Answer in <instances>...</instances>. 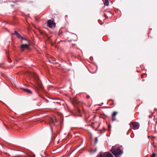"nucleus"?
Instances as JSON below:
<instances>
[{"label": "nucleus", "instance_id": "f257e3e1", "mask_svg": "<svg viewBox=\"0 0 157 157\" xmlns=\"http://www.w3.org/2000/svg\"><path fill=\"white\" fill-rule=\"evenodd\" d=\"M111 151L116 157H120L123 153V151L119 148H116L114 146L112 147Z\"/></svg>", "mask_w": 157, "mask_h": 157}, {"label": "nucleus", "instance_id": "f03ea898", "mask_svg": "<svg viewBox=\"0 0 157 157\" xmlns=\"http://www.w3.org/2000/svg\"><path fill=\"white\" fill-rule=\"evenodd\" d=\"M32 76L36 83V86H37V85L40 88H42V85L41 82L37 75L35 73H33Z\"/></svg>", "mask_w": 157, "mask_h": 157}, {"label": "nucleus", "instance_id": "7ed1b4c3", "mask_svg": "<svg viewBox=\"0 0 157 157\" xmlns=\"http://www.w3.org/2000/svg\"><path fill=\"white\" fill-rule=\"evenodd\" d=\"M96 157H114V156L110 152H100Z\"/></svg>", "mask_w": 157, "mask_h": 157}, {"label": "nucleus", "instance_id": "20e7f679", "mask_svg": "<svg viewBox=\"0 0 157 157\" xmlns=\"http://www.w3.org/2000/svg\"><path fill=\"white\" fill-rule=\"evenodd\" d=\"M139 123L136 121H133L131 122L130 125V127L134 130L138 129L140 127Z\"/></svg>", "mask_w": 157, "mask_h": 157}, {"label": "nucleus", "instance_id": "39448f33", "mask_svg": "<svg viewBox=\"0 0 157 157\" xmlns=\"http://www.w3.org/2000/svg\"><path fill=\"white\" fill-rule=\"evenodd\" d=\"M47 26L48 27L51 28L53 27H55L56 26V23L51 20H48L47 21Z\"/></svg>", "mask_w": 157, "mask_h": 157}, {"label": "nucleus", "instance_id": "423d86ee", "mask_svg": "<svg viewBox=\"0 0 157 157\" xmlns=\"http://www.w3.org/2000/svg\"><path fill=\"white\" fill-rule=\"evenodd\" d=\"M90 123L92 124V125L93 126V127H98L100 126V123L95 121H94V119L90 120Z\"/></svg>", "mask_w": 157, "mask_h": 157}, {"label": "nucleus", "instance_id": "0eeeda50", "mask_svg": "<svg viewBox=\"0 0 157 157\" xmlns=\"http://www.w3.org/2000/svg\"><path fill=\"white\" fill-rule=\"evenodd\" d=\"M29 48V46L26 44H21L20 46L21 52H23L26 48Z\"/></svg>", "mask_w": 157, "mask_h": 157}, {"label": "nucleus", "instance_id": "6e6552de", "mask_svg": "<svg viewBox=\"0 0 157 157\" xmlns=\"http://www.w3.org/2000/svg\"><path fill=\"white\" fill-rule=\"evenodd\" d=\"M55 121L57 122V120L56 119V118H50L49 123L50 125L51 126V124H53L55 125Z\"/></svg>", "mask_w": 157, "mask_h": 157}, {"label": "nucleus", "instance_id": "1a4fd4ad", "mask_svg": "<svg viewBox=\"0 0 157 157\" xmlns=\"http://www.w3.org/2000/svg\"><path fill=\"white\" fill-rule=\"evenodd\" d=\"M150 114L149 116V118H152V117H156L157 118V114H156V115H155V113H149Z\"/></svg>", "mask_w": 157, "mask_h": 157}, {"label": "nucleus", "instance_id": "9d476101", "mask_svg": "<svg viewBox=\"0 0 157 157\" xmlns=\"http://www.w3.org/2000/svg\"><path fill=\"white\" fill-rule=\"evenodd\" d=\"M22 90L25 91L27 93H29L30 94H32V92L31 91V90H30L27 89L23 88L22 89Z\"/></svg>", "mask_w": 157, "mask_h": 157}, {"label": "nucleus", "instance_id": "9b49d317", "mask_svg": "<svg viewBox=\"0 0 157 157\" xmlns=\"http://www.w3.org/2000/svg\"><path fill=\"white\" fill-rule=\"evenodd\" d=\"M13 35H16L19 38H21L22 37L20 34L18 33L16 31H14V33H13Z\"/></svg>", "mask_w": 157, "mask_h": 157}, {"label": "nucleus", "instance_id": "f8f14e48", "mask_svg": "<svg viewBox=\"0 0 157 157\" xmlns=\"http://www.w3.org/2000/svg\"><path fill=\"white\" fill-rule=\"evenodd\" d=\"M118 113V112L116 111L114 112L112 115V118H113L114 117H115L117 115V114Z\"/></svg>", "mask_w": 157, "mask_h": 157}, {"label": "nucleus", "instance_id": "ddd939ff", "mask_svg": "<svg viewBox=\"0 0 157 157\" xmlns=\"http://www.w3.org/2000/svg\"><path fill=\"white\" fill-rule=\"evenodd\" d=\"M21 153H22L23 154H19V155H17L16 156H13V157H20L21 156H23L24 155V154H25L24 152H21Z\"/></svg>", "mask_w": 157, "mask_h": 157}, {"label": "nucleus", "instance_id": "4468645a", "mask_svg": "<svg viewBox=\"0 0 157 157\" xmlns=\"http://www.w3.org/2000/svg\"><path fill=\"white\" fill-rule=\"evenodd\" d=\"M104 4L105 6H108L109 4V2L108 0H105L104 2Z\"/></svg>", "mask_w": 157, "mask_h": 157}, {"label": "nucleus", "instance_id": "2eb2a0df", "mask_svg": "<svg viewBox=\"0 0 157 157\" xmlns=\"http://www.w3.org/2000/svg\"><path fill=\"white\" fill-rule=\"evenodd\" d=\"M78 102V101H75L74 100L72 102V103L74 106H76V104H77Z\"/></svg>", "mask_w": 157, "mask_h": 157}, {"label": "nucleus", "instance_id": "dca6fc26", "mask_svg": "<svg viewBox=\"0 0 157 157\" xmlns=\"http://www.w3.org/2000/svg\"><path fill=\"white\" fill-rule=\"evenodd\" d=\"M29 157H35V155L33 153H30L29 154Z\"/></svg>", "mask_w": 157, "mask_h": 157}, {"label": "nucleus", "instance_id": "f3484780", "mask_svg": "<svg viewBox=\"0 0 157 157\" xmlns=\"http://www.w3.org/2000/svg\"><path fill=\"white\" fill-rule=\"evenodd\" d=\"M58 115L59 116V118H61V117H63V115L62 113H57Z\"/></svg>", "mask_w": 157, "mask_h": 157}, {"label": "nucleus", "instance_id": "a211bd4d", "mask_svg": "<svg viewBox=\"0 0 157 157\" xmlns=\"http://www.w3.org/2000/svg\"><path fill=\"white\" fill-rule=\"evenodd\" d=\"M98 137H96L95 138L94 144H96L98 142Z\"/></svg>", "mask_w": 157, "mask_h": 157}, {"label": "nucleus", "instance_id": "6ab92c4d", "mask_svg": "<svg viewBox=\"0 0 157 157\" xmlns=\"http://www.w3.org/2000/svg\"><path fill=\"white\" fill-rule=\"evenodd\" d=\"M21 39L22 40H25L26 41H27V40L26 38H24V37H23L22 36L21 37Z\"/></svg>", "mask_w": 157, "mask_h": 157}, {"label": "nucleus", "instance_id": "aec40b11", "mask_svg": "<svg viewBox=\"0 0 157 157\" xmlns=\"http://www.w3.org/2000/svg\"><path fill=\"white\" fill-rule=\"evenodd\" d=\"M155 153L154 152L152 153V155L151 156V157H155Z\"/></svg>", "mask_w": 157, "mask_h": 157}, {"label": "nucleus", "instance_id": "412c9836", "mask_svg": "<svg viewBox=\"0 0 157 157\" xmlns=\"http://www.w3.org/2000/svg\"><path fill=\"white\" fill-rule=\"evenodd\" d=\"M80 112H81L80 110L78 109L77 112V113H80Z\"/></svg>", "mask_w": 157, "mask_h": 157}, {"label": "nucleus", "instance_id": "4be33fe9", "mask_svg": "<svg viewBox=\"0 0 157 157\" xmlns=\"http://www.w3.org/2000/svg\"><path fill=\"white\" fill-rule=\"evenodd\" d=\"M104 17H105V18H108V16H107V15H106V14H105L104 15Z\"/></svg>", "mask_w": 157, "mask_h": 157}, {"label": "nucleus", "instance_id": "5701e85b", "mask_svg": "<svg viewBox=\"0 0 157 157\" xmlns=\"http://www.w3.org/2000/svg\"><path fill=\"white\" fill-rule=\"evenodd\" d=\"M88 118H86L85 119V121L86 122H87L88 121Z\"/></svg>", "mask_w": 157, "mask_h": 157}, {"label": "nucleus", "instance_id": "b1692460", "mask_svg": "<svg viewBox=\"0 0 157 157\" xmlns=\"http://www.w3.org/2000/svg\"><path fill=\"white\" fill-rule=\"evenodd\" d=\"M40 115H35L34 116L35 117H37L38 116H39Z\"/></svg>", "mask_w": 157, "mask_h": 157}, {"label": "nucleus", "instance_id": "393cba45", "mask_svg": "<svg viewBox=\"0 0 157 157\" xmlns=\"http://www.w3.org/2000/svg\"><path fill=\"white\" fill-rule=\"evenodd\" d=\"M90 98V96H89V95H87V96H86V98Z\"/></svg>", "mask_w": 157, "mask_h": 157}, {"label": "nucleus", "instance_id": "a878e982", "mask_svg": "<svg viewBox=\"0 0 157 157\" xmlns=\"http://www.w3.org/2000/svg\"><path fill=\"white\" fill-rule=\"evenodd\" d=\"M12 119H11V121H14V119H15V118H12Z\"/></svg>", "mask_w": 157, "mask_h": 157}, {"label": "nucleus", "instance_id": "bb28decb", "mask_svg": "<svg viewBox=\"0 0 157 157\" xmlns=\"http://www.w3.org/2000/svg\"><path fill=\"white\" fill-rule=\"evenodd\" d=\"M51 130L52 132H53V129H52V127H51Z\"/></svg>", "mask_w": 157, "mask_h": 157}, {"label": "nucleus", "instance_id": "cd10ccee", "mask_svg": "<svg viewBox=\"0 0 157 157\" xmlns=\"http://www.w3.org/2000/svg\"><path fill=\"white\" fill-rule=\"evenodd\" d=\"M112 119L113 121L115 120V118H112Z\"/></svg>", "mask_w": 157, "mask_h": 157}, {"label": "nucleus", "instance_id": "c85d7f7f", "mask_svg": "<svg viewBox=\"0 0 157 157\" xmlns=\"http://www.w3.org/2000/svg\"><path fill=\"white\" fill-rule=\"evenodd\" d=\"M78 116L80 117H81V115H80V114H79V115H78Z\"/></svg>", "mask_w": 157, "mask_h": 157}, {"label": "nucleus", "instance_id": "c756f323", "mask_svg": "<svg viewBox=\"0 0 157 157\" xmlns=\"http://www.w3.org/2000/svg\"><path fill=\"white\" fill-rule=\"evenodd\" d=\"M4 125H5V123L4 122Z\"/></svg>", "mask_w": 157, "mask_h": 157}, {"label": "nucleus", "instance_id": "7c9ffc66", "mask_svg": "<svg viewBox=\"0 0 157 157\" xmlns=\"http://www.w3.org/2000/svg\"><path fill=\"white\" fill-rule=\"evenodd\" d=\"M43 121V120L42 121ZM41 121H40V122H41Z\"/></svg>", "mask_w": 157, "mask_h": 157}, {"label": "nucleus", "instance_id": "2f4dec72", "mask_svg": "<svg viewBox=\"0 0 157 157\" xmlns=\"http://www.w3.org/2000/svg\"><path fill=\"white\" fill-rule=\"evenodd\" d=\"M45 157H47V156H45Z\"/></svg>", "mask_w": 157, "mask_h": 157}]
</instances>
